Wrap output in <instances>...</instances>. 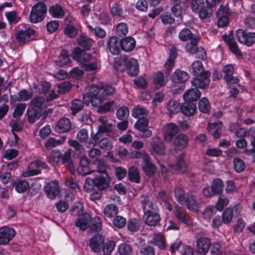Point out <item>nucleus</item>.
<instances>
[{
    "instance_id": "obj_3",
    "label": "nucleus",
    "mask_w": 255,
    "mask_h": 255,
    "mask_svg": "<svg viewBox=\"0 0 255 255\" xmlns=\"http://www.w3.org/2000/svg\"><path fill=\"white\" fill-rule=\"evenodd\" d=\"M47 11V5L43 2H38L32 7L30 21L35 23L42 21L46 16Z\"/></svg>"
},
{
    "instance_id": "obj_40",
    "label": "nucleus",
    "mask_w": 255,
    "mask_h": 255,
    "mask_svg": "<svg viewBox=\"0 0 255 255\" xmlns=\"http://www.w3.org/2000/svg\"><path fill=\"white\" fill-rule=\"evenodd\" d=\"M77 42L78 44L85 50L90 49L93 43L91 38L84 35H80L77 38Z\"/></svg>"
},
{
    "instance_id": "obj_55",
    "label": "nucleus",
    "mask_w": 255,
    "mask_h": 255,
    "mask_svg": "<svg viewBox=\"0 0 255 255\" xmlns=\"http://www.w3.org/2000/svg\"><path fill=\"white\" fill-rule=\"evenodd\" d=\"M84 104H85L84 100L83 101L79 99L73 100L70 107L73 114L74 115L79 112L83 108Z\"/></svg>"
},
{
    "instance_id": "obj_14",
    "label": "nucleus",
    "mask_w": 255,
    "mask_h": 255,
    "mask_svg": "<svg viewBox=\"0 0 255 255\" xmlns=\"http://www.w3.org/2000/svg\"><path fill=\"white\" fill-rule=\"evenodd\" d=\"M44 191L49 199H55L60 193L58 182L57 181H53L47 183L44 187Z\"/></svg>"
},
{
    "instance_id": "obj_60",
    "label": "nucleus",
    "mask_w": 255,
    "mask_h": 255,
    "mask_svg": "<svg viewBox=\"0 0 255 255\" xmlns=\"http://www.w3.org/2000/svg\"><path fill=\"white\" fill-rule=\"evenodd\" d=\"M102 220L100 218L95 217L92 219L91 225L92 230L96 232H99L102 230Z\"/></svg>"
},
{
    "instance_id": "obj_17",
    "label": "nucleus",
    "mask_w": 255,
    "mask_h": 255,
    "mask_svg": "<svg viewBox=\"0 0 255 255\" xmlns=\"http://www.w3.org/2000/svg\"><path fill=\"white\" fill-rule=\"evenodd\" d=\"M174 214L176 218L184 224L187 225L192 224V220L187 214L186 211L178 205L175 207Z\"/></svg>"
},
{
    "instance_id": "obj_15",
    "label": "nucleus",
    "mask_w": 255,
    "mask_h": 255,
    "mask_svg": "<svg viewBox=\"0 0 255 255\" xmlns=\"http://www.w3.org/2000/svg\"><path fill=\"white\" fill-rule=\"evenodd\" d=\"M15 235V231L7 227L0 228V245L8 244Z\"/></svg>"
},
{
    "instance_id": "obj_45",
    "label": "nucleus",
    "mask_w": 255,
    "mask_h": 255,
    "mask_svg": "<svg viewBox=\"0 0 255 255\" xmlns=\"http://www.w3.org/2000/svg\"><path fill=\"white\" fill-rule=\"evenodd\" d=\"M185 203L182 205H185L187 208L190 210H195L198 207V204L196 199L193 194L189 195L185 199Z\"/></svg>"
},
{
    "instance_id": "obj_35",
    "label": "nucleus",
    "mask_w": 255,
    "mask_h": 255,
    "mask_svg": "<svg viewBox=\"0 0 255 255\" xmlns=\"http://www.w3.org/2000/svg\"><path fill=\"white\" fill-rule=\"evenodd\" d=\"M166 106L170 116L178 113L180 111V104L176 100H171L169 101L167 103Z\"/></svg>"
},
{
    "instance_id": "obj_43",
    "label": "nucleus",
    "mask_w": 255,
    "mask_h": 255,
    "mask_svg": "<svg viewBox=\"0 0 255 255\" xmlns=\"http://www.w3.org/2000/svg\"><path fill=\"white\" fill-rule=\"evenodd\" d=\"M148 114L147 110L144 108L143 107L138 105L135 107L132 112V115L135 118H144L145 116H146Z\"/></svg>"
},
{
    "instance_id": "obj_42",
    "label": "nucleus",
    "mask_w": 255,
    "mask_h": 255,
    "mask_svg": "<svg viewBox=\"0 0 255 255\" xmlns=\"http://www.w3.org/2000/svg\"><path fill=\"white\" fill-rule=\"evenodd\" d=\"M195 36H199L194 34L188 28H184L179 33V38L182 41H191Z\"/></svg>"
},
{
    "instance_id": "obj_37",
    "label": "nucleus",
    "mask_w": 255,
    "mask_h": 255,
    "mask_svg": "<svg viewBox=\"0 0 255 255\" xmlns=\"http://www.w3.org/2000/svg\"><path fill=\"white\" fill-rule=\"evenodd\" d=\"M224 187V184L223 181L219 178H217L213 181L211 188L215 195H220L223 193Z\"/></svg>"
},
{
    "instance_id": "obj_28",
    "label": "nucleus",
    "mask_w": 255,
    "mask_h": 255,
    "mask_svg": "<svg viewBox=\"0 0 255 255\" xmlns=\"http://www.w3.org/2000/svg\"><path fill=\"white\" fill-rule=\"evenodd\" d=\"M122 49L126 52H130L134 48L136 42L134 39L130 36L126 37L121 40Z\"/></svg>"
},
{
    "instance_id": "obj_25",
    "label": "nucleus",
    "mask_w": 255,
    "mask_h": 255,
    "mask_svg": "<svg viewBox=\"0 0 255 255\" xmlns=\"http://www.w3.org/2000/svg\"><path fill=\"white\" fill-rule=\"evenodd\" d=\"M165 74L166 76H164V74L161 72H158L154 74L153 82L154 87L156 89H159L164 86L168 81L167 77L169 73L167 72Z\"/></svg>"
},
{
    "instance_id": "obj_4",
    "label": "nucleus",
    "mask_w": 255,
    "mask_h": 255,
    "mask_svg": "<svg viewBox=\"0 0 255 255\" xmlns=\"http://www.w3.org/2000/svg\"><path fill=\"white\" fill-rule=\"evenodd\" d=\"M110 180V177L106 173L103 176H96L94 179L87 178L85 180V184L91 186L93 185L98 190H103L109 187Z\"/></svg>"
},
{
    "instance_id": "obj_52",
    "label": "nucleus",
    "mask_w": 255,
    "mask_h": 255,
    "mask_svg": "<svg viewBox=\"0 0 255 255\" xmlns=\"http://www.w3.org/2000/svg\"><path fill=\"white\" fill-rule=\"evenodd\" d=\"M174 195L178 203L180 204L185 203V192L183 189L179 187H177L174 190Z\"/></svg>"
},
{
    "instance_id": "obj_48",
    "label": "nucleus",
    "mask_w": 255,
    "mask_h": 255,
    "mask_svg": "<svg viewBox=\"0 0 255 255\" xmlns=\"http://www.w3.org/2000/svg\"><path fill=\"white\" fill-rule=\"evenodd\" d=\"M176 56L177 54L175 48H171L169 56L165 64V67L166 70H169L173 67L174 65V60L176 58Z\"/></svg>"
},
{
    "instance_id": "obj_50",
    "label": "nucleus",
    "mask_w": 255,
    "mask_h": 255,
    "mask_svg": "<svg viewBox=\"0 0 255 255\" xmlns=\"http://www.w3.org/2000/svg\"><path fill=\"white\" fill-rule=\"evenodd\" d=\"M192 73L195 76L199 75L204 73L202 63L200 61H194L192 64Z\"/></svg>"
},
{
    "instance_id": "obj_29",
    "label": "nucleus",
    "mask_w": 255,
    "mask_h": 255,
    "mask_svg": "<svg viewBox=\"0 0 255 255\" xmlns=\"http://www.w3.org/2000/svg\"><path fill=\"white\" fill-rule=\"evenodd\" d=\"M119 213L118 207L114 204H110L107 205L103 210L104 217L107 219H112Z\"/></svg>"
},
{
    "instance_id": "obj_41",
    "label": "nucleus",
    "mask_w": 255,
    "mask_h": 255,
    "mask_svg": "<svg viewBox=\"0 0 255 255\" xmlns=\"http://www.w3.org/2000/svg\"><path fill=\"white\" fill-rule=\"evenodd\" d=\"M41 111L35 109L32 107L27 109V115L28 122L30 123H33L41 117Z\"/></svg>"
},
{
    "instance_id": "obj_39",
    "label": "nucleus",
    "mask_w": 255,
    "mask_h": 255,
    "mask_svg": "<svg viewBox=\"0 0 255 255\" xmlns=\"http://www.w3.org/2000/svg\"><path fill=\"white\" fill-rule=\"evenodd\" d=\"M128 65L127 69L128 73L131 76H135L139 72L138 64L137 61L134 58H130V61Z\"/></svg>"
},
{
    "instance_id": "obj_6",
    "label": "nucleus",
    "mask_w": 255,
    "mask_h": 255,
    "mask_svg": "<svg viewBox=\"0 0 255 255\" xmlns=\"http://www.w3.org/2000/svg\"><path fill=\"white\" fill-rule=\"evenodd\" d=\"M195 238L197 240V251L198 253L205 255L209 251L210 242L202 233H197Z\"/></svg>"
},
{
    "instance_id": "obj_22",
    "label": "nucleus",
    "mask_w": 255,
    "mask_h": 255,
    "mask_svg": "<svg viewBox=\"0 0 255 255\" xmlns=\"http://www.w3.org/2000/svg\"><path fill=\"white\" fill-rule=\"evenodd\" d=\"M140 202L144 214L157 211L158 210L157 206L154 204L147 196H142Z\"/></svg>"
},
{
    "instance_id": "obj_30",
    "label": "nucleus",
    "mask_w": 255,
    "mask_h": 255,
    "mask_svg": "<svg viewBox=\"0 0 255 255\" xmlns=\"http://www.w3.org/2000/svg\"><path fill=\"white\" fill-rule=\"evenodd\" d=\"M189 78L187 73L178 69L173 73L171 79L175 83H182L188 80Z\"/></svg>"
},
{
    "instance_id": "obj_12",
    "label": "nucleus",
    "mask_w": 255,
    "mask_h": 255,
    "mask_svg": "<svg viewBox=\"0 0 255 255\" xmlns=\"http://www.w3.org/2000/svg\"><path fill=\"white\" fill-rule=\"evenodd\" d=\"M33 167H41L46 169L48 167V166L45 162L42 161L35 160L30 163L28 166V170L23 173V176L25 177H27L39 174L40 172L39 170L31 169Z\"/></svg>"
},
{
    "instance_id": "obj_31",
    "label": "nucleus",
    "mask_w": 255,
    "mask_h": 255,
    "mask_svg": "<svg viewBox=\"0 0 255 255\" xmlns=\"http://www.w3.org/2000/svg\"><path fill=\"white\" fill-rule=\"evenodd\" d=\"M200 91L196 88H191L187 90L183 95L185 101L191 102L198 100L200 97Z\"/></svg>"
},
{
    "instance_id": "obj_47",
    "label": "nucleus",
    "mask_w": 255,
    "mask_h": 255,
    "mask_svg": "<svg viewBox=\"0 0 255 255\" xmlns=\"http://www.w3.org/2000/svg\"><path fill=\"white\" fill-rule=\"evenodd\" d=\"M5 16L10 24H15L18 23L20 20V17L15 10L6 12L5 13Z\"/></svg>"
},
{
    "instance_id": "obj_56",
    "label": "nucleus",
    "mask_w": 255,
    "mask_h": 255,
    "mask_svg": "<svg viewBox=\"0 0 255 255\" xmlns=\"http://www.w3.org/2000/svg\"><path fill=\"white\" fill-rule=\"evenodd\" d=\"M198 108L199 110L204 113H207L210 109V105L209 101L205 98L200 99L198 103Z\"/></svg>"
},
{
    "instance_id": "obj_16",
    "label": "nucleus",
    "mask_w": 255,
    "mask_h": 255,
    "mask_svg": "<svg viewBox=\"0 0 255 255\" xmlns=\"http://www.w3.org/2000/svg\"><path fill=\"white\" fill-rule=\"evenodd\" d=\"M72 54L73 58L80 62H88L95 59L91 54L84 52L78 47L74 49Z\"/></svg>"
},
{
    "instance_id": "obj_20",
    "label": "nucleus",
    "mask_w": 255,
    "mask_h": 255,
    "mask_svg": "<svg viewBox=\"0 0 255 255\" xmlns=\"http://www.w3.org/2000/svg\"><path fill=\"white\" fill-rule=\"evenodd\" d=\"M234 70V67L232 65L225 66L223 68V70L225 74L224 79L229 86H231L233 84L237 83L239 81L238 78L233 76Z\"/></svg>"
},
{
    "instance_id": "obj_24",
    "label": "nucleus",
    "mask_w": 255,
    "mask_h": 255,
    "mask_svg": "<svg viewBox=\"0 0 255 255\" xmlns=\"http://www.w3.org/2000/svg\"><path fill=\"white\" fill-rule=\"evenodd\" d=\"M129 61L130 59L126 55H121L115 58L114 67L118 71H124L127 69Z\"/></svg>"
},
{
    "instance_id": "obj_26",
    "label": "nucleus",
    "mask_w": 255,
    "mask_h": 255,
    "mask_svg": "<svg viewBox=\"0 0 255 255\" xmlns=\"http://www.w3.org/2000/svg\"><path fill=\"white\" fill-rule=\"evenodd\" d=\"M196 110V105L194 103L185 101L181 106L180 111L182 113L186 116L193 115Z\"/></svg>"
},
{
    "instance_id": "obj_44",
    "label": "nucleus",
    "mask_w": 255,
    "mask_h": 255,
    "mask_svg": "<svg viewBox=\"0 0 255 255\" xmlns=\"http://www.w3.org/2000/svg\"><path fill=\"white\" fill-rule=\"evenodd\" d=\"M69 61L68 52L65 49H62L56 62L58 66L62 67L67 64Z\"/></svg>"
},
{
    "instance_id": "obj_21",
    "label": "nucleus",
    "mask_w": 255,
    "mask_h": 255,
    "mask_svg": "<svg viewBox=\"0 0 255 255\" xmlns=\"http://www.w3.org/2000/svg\"><path fill=\"white\" fill-rule=\"evenodd\" d=\"M179 128L173 123L166 125L164 132V139L167 142H170L172 138L178 133Z\"/></svg>"
},
{
    "instance_id": "obj_8",
    "label": "nucleus",
    "mask_w": 255,
    "mask_h": 255,
    "mask_svg": "<svg viewBox=\"0 0 255 255\" xmlns=\"http://www.w3.org/2000/svg\"><path fill=\"white\" fill-rule=\"evenodd\" d=\"M149 151L151 154L163 155L165 153V146L158 136L152 138L150 143Z\"/></svg>"
},
{
    "instance_id": "obj_49",
    "label": "nucleus",
    "mask_w": 255,
    "mask_h": 255,
    "mask_svg": "<svg viewBox=\"0 0 255 255\" xmlns=\"http://www.w3.org/2000/svg\"><path fill=\"white\" fill-rule=\"evenodd\" d=\"M68 143L70 146L73 147L76 152V154L81 155L85 152V148L83 145L80 144L78 141L73 139H69Z\"/></svg>"
},
{
    "instance_id": "obj_34",
    "label": "nucleus",
    "mask_w": 255,
    "mask_h": 255,
    "mask_svg": "<svg viewBox=\"0 0 255 255\" xmlns=\"http://www.w3.org/2000/svg\"><path fill=\"white\" fill-rule=\"evenodd\" d=\"M49 12L52 17L57 18H62L65 15L63 8L57 4L51 6L49 8Z\"/></svg>"
},
{
    "instance_id": "obj_19",
    "label": "nucleus",
    "mask_w": 255,
    "mask_h": 255,
    "mask_svg": "<svg viewBox=\"0 0 255 255\" xmlns=\"http://www.w3.org/2000/svg\"><path fill=\"white\" fill-rule=\"evenodd\" d=\"M71 127L72 123L70 119L63 118L57 122L55 129L58 133H65L69 131Z\"/></svg>"
},
{
    "instance_id": "obj_10",
    "label": "nucleus",
    "mask_w": 255,
    "mask_h": 255,
    "mask_svg": "<svg viewBox=\"0 0 255 255\" xmlns=\"http://www.w3.org/2000/svg\"><path fill=\"white\" fill-rule=\"evenodd\" d=\"M148 122L146 118L138 119L134 124V128L140 131V136L148 138L152 135V131L148 128Z\"/></svg>"
},
{
    "instance_id": "obj_62",
    "label": "nucleus",
    "mask_w": 255,
    "mask_h": 255,
    "mask_svg": "<svg viewBox=\"0 0 255 255\" xmlns=\"http://www.w3.org/2000/svg\"><path fill=\"white\" fill-rule=\"evenodd\" d=\"M45 99L43 97L36 96L31 101V105L32 108L41 109L44 105Z\"/></svg>"
},
{
    "instance_id": "obj_5",
    "label": "nucleus",
    "mask_w": 255,
    "mask_h": 255,
    "mask_svg": "<svg viewBox=\"0 0 255 255\" xmlns=\"http://www.w3.org/2000/svg\"><path fill=\"white\" fill-rule=\"evenodd\" d=\"M236 37L239 42L248 46H251L255 43V32H247L244 30L239 29L236 31Z\"/></svg>"
},
{
    "instance_id": "obj_38",
    "label": "nucleus",
    "mask_w": 255,
    "mask_h": 255,
    "mask_svg": "<svg viewBox=\"0 0 255 255\" xmlns=\"http://www.w3.org/2000/svg\"><path fill=\"white\" fill-rule=\"evenodd\" d=\"M128 175L129 180L136 183L140 181V177L138 168L135 166H132L128 169Z\"/></svg>"
},
{
    "instance_id": "obj_63",
    "label": "nucleus",
    "mask_w": 255,
    "mask_h": 255,
    "mask_svg": "<svg viewBox=\"0 0 255 255\" xmlns=\"http://www.w3.org/2000/svg\"><path fill=\"white\" fill-rule=\"evenodd\" d=\"M26 107V104L25 103H20L17 104L13 111L12 116L14 118H19L23 113L25 108Z\"/></svg>"
},
{
    "instance_id": "obj_61",
    "label": "nucleus",
    "mask_w": 255,
    "mask_h": 255,
    "mask_svg": "<svg viewBox=\"0 0 255 255\" xmlns=\"http://www.w3.org/2000/svg\"><path fill=\"white\" fill-rule=\"evenodd\" d=\"M127 227L128 230L131 232H137L139 229L140 224L136 219H132L128 222Z\"/></svg>"
},
{
    "instance_id": "obj_33",
    "label": "nucleus",
    "mask_w": 255,
    "mask_h": 255,
    "mask_svg": "<svg viewBox=\"0 0 255 255\" xmlns=\"http://www.w3.org/2000/svg\"><path fill=\"white\" fill-rule=\"evenodd\" d=\"M173 170L178 173L185 172L187 169V166L184 160V154L179 156L176 163L172 166Z\"/></svg>"
},
{
    "instance_id": "obj_2",
    "label": "nucleus",
    "mask_w": 255,
    "mask_h": 255,
    "mask_svg": "<svg viewBox=\"0 0 255 255\" xmlns=\"http://www.w3.org/2000/svg\"><path fill=\"white\" fill-rule=\"evenodd\" d=\"M98 90V85H93L91 86L89 92L83 97V100L85 104L88 105L91 103L93 107H98V108L101 106L104 98L102 96Z\"/></svg>"
},
{
    "instance_id": "obj_11",
    "label": "nucleus",
    "mask_w": 255,
    "mask_h": 255,
    "mask_svg": "<svg viewBox=\"0 0 255 255\" xmlns=\"http://www.w3.org/2000/svg\"><path fill=\"white\" fill-rule=\"evenodd\" d=\"M149 156L147 154H144L142 156V168L145 174L148 176H152L155 174L156 168L155 165L150 161Z\"/></svg>"
},
{
    "instance_id": "obj_58",
    "label": "nucleus",
    "mask_w": 255,
    "mask_h": 255,
    "mask_svg": "<svg viewBox=\"0 0 255 255\" xmlns=\"http://www.w3.org/2000/svg\"><path fill=\"white\" fill-rule=\"evenodd\" d=\"M153 242L161 250H164L165 246V239L161 234L155 235L153 238Z\"/></svg>"
},
{
    "instance_id": "obj_64",
    "label": "nucleus",
    "mask_w": 255,
    "mask_h": 255,
    "mask_svg": "<svg viewBox=\"0 0 255 255\" xmlns=\"http://www.w3.org/2000/svg\"><path fill=\"white\" fill-rule=\"evenodd\" d=\"M127 220L121 216H116L113 220L114 226L119 229L123 228L126 224Z\"/></svg>"
},
{
    "instance_id": "obj_23",
    "label": "nucleus",
    "mask_w": 255,
    "mask_h": 255,
    "mask_svg": "<svg viewBox=\"0 0 255 255\" xmlns=\"http://www.w3.org/2000/svg\"><path fill=\"white\" fill-rule=\"evenodd\" d=\"M188 142L187 135L181 133L178 135L174 139L173 144L175 150H181L185 148Z\"/></svg>"
},
{
    "instance_id": "obj_1",
    "label": "nucleus",
    "mask_w": 255,
    "mask_h": 255,
    "mask_svg": "<svg viewBox=\"0 0 255 255\" xmlns=\"http://www.w3.org/2000/svg\"><path fill=\"white\" fill-rule=\"evenodd\" d=\"M35 30L24 24L18 25L15 34V40L11 44L13 49H17L30 40L31 36L35 34Z\"/></svg>"
},
{
    "instance_id": "obj_18",
    "label": "nucleus",
    "mask_w": 255,
    "mask_h": 255,
    "mask_svg": "<svg viewBox=\"0 0 255 255\" xmlns=\"http://www.w3.org/2000/svg\"><path fill=\"white\" fill-rule=\"evenodd\" d=\"M143 220L145 223L149 226H156L160 224V217L157 211L145 213L143 215Z\"/></svg>"
},
{
    "instance_id": "obj_9",
    "label": "nucleus",
    "mask_w": 255,
    "mask_h": 255,
    "mask_svg": "<svg viewBox=\"0 0 255 255\" xmlns=\"http://www.w3.org/2000/svg\"><path fill=\"white\" fill-rule=\"evenodd\" d=\"M105 241L104 236L96 234L89 240V245L93 252L98 253L101 251Z\"/></svg>"
},
{
    "instance_id": "obj_46",
    "label": "nucleus",
    "mask_w": 255,
    "mask_h": 255,
    "mask_svg": "<svg viewBox=\"0 0 255 255\" xmlns=\"http://www.w3.org/2000/svg\"><path fill=\"white\" fill-rule=\"evenodd\" d=\"M99 92L101 93L102 97L104 98L106 96L112 95L115 92V88L112 86L108 85H103L98 86Z\"/></svg>"
},
{
    "instance_id": "obj_54",
    "label": "nucleus",
    "mask_w": 255,
    "mask_h": 255,
    "mask_svg": "<svg viewBox=\"0 0 255 255\" xmlns=\"http://www.w3.org/2000/svg\"><path fill=\"white\" fill-rule=\"evenodd\" d=\"M128 26L126 23H120L116 26V33L119 36L126 35L128 33Z\"/></svg>"
},
{
    "instance_id": "obj_59",
    "label": "nucleus",
    "mask_w": 255,
    "mask_h": 255,
    "mask_svg": "<svg viewBox=\"0 0 255 255\" xmlns=\"http://www.w3.org/2000/svg\"><path fill=\"white\" fill-rule=\"evenodd\" d=\"M233 162L234 170L238 173L243 171L246 168L244 161L238 157L235 158Z\"/></svg>"
},
{
    "instance_id": "obj_7",
    "label": "nucleus",
    "mask_w": 255,
    "mask_h": 255,
    "mask_svg": "<svg viewBox=\"0 0 255 255\" xmlns=\"http://www.w3.org/2000/svg\"><path fill=\"white\" fill-rule=\"evenodd\" d=\"M210 73L208 71H205L202 74L196 75L194 78L191 83L193 86L197 88L204 89L208 87L210 84Z\"/></svg>"
},
{
    "instance_id": "obj_36",
    "label": "nucleus",
    "mask_w": 255,
    "mask_h": 255,
    "mask_svg": "<svg viewBox=\"0 0 255 255\" xmlns=\"http://www.w3.org/2000/svg\"><path fill=\"white\" fill-rule=\"evenodd\" d=\"M199 40V36H195L192 40L190 41V42L187 43L185 46L186 51L191 54L196 53L198 50L197 46Z\"/></svg>"
},
{
    "instance_id": "obj_53",
    "label": "nucleus",
    "mask_w": 255,
    "mask_h": 255,
    "mask_svg": "<svg viewBox=\"0 0 255 255\" xmlns=\"http://www.w3.org/2000/svg\"><path fill=\"white\" fill-rule=\"evenodd\" d=\"M227 42L230 50L236 55H241V52L239 50L236 42L230 38L228 37L225 39Z\"/></svg>"
},
{
    "instance_id": "obj_32",
    "label": "nucleus",
    "mask_w": 255,
    "mask_h": 255,
    "mask_svg": "<svg viewBox=\"0 0 255 255\" xmlns=\"http://www.w3.org/2000/svg\"><path fill=\"white\" fill-rule=\"evenodd\" d=\"M222 128V125L221 122L214 123L208 125L207 130L211 132L214 138L218 139L220 137Z\"/></svg>"
},
{
    "instance_id": "obj_57",
    "label": "nucleus",
    "mask_w": 255,
    "mask_h": 255,
    "mask_svg": "<svg viewBox=\"0 0 255 255\" xmlns=\"http://www.w3.org/2000/svg\"><path fill=\"white\" fill-rule=\"evenodd\" d=\"M118 252L120 255H132V249L127 244H122L118 248Z\"/></svg>"
},
{
    "instance_id": "obj_27",
    "label": "nucleus",
    "mask_w": 255,
    "mask_h": 255,
    "mask_svg": "<svg viewBox=\"0 0 255 255\" xmlns=\"http://www.w3.org/2000/svg\"><path fill=\"white\" fill-rule=\"evenodd\" d=\"M91 217L90 214L84 213L79 216L75 222V225L79 228L81 230L85 231L87 229L88 224L89 222Z\"/></svg>"
},
{
    "instance_id": "obj_51",
    "label": "nucleus",
    "mask_w": 255,
    "mask_h": 255,
    "mask_svg": "<svg viewBox=\"0 0 255 255\" xmlns=\"http://www.w3.org/2000/svg\"><path fill=\"white\" fill-rule=\"evenodd\" d=\"M117 105L114 101H110L106 103L104 105H101L97 110L98 113H105L108 112L113 111Z\"/></svg>"
},
{
    "instance_id": "obj_13",
    "label": "nucleus",
    "mask_w": 255,
    "mask_h": 255,
    "mask_svg": "<svg viewBox=\"0 0 255 255\" xmlns=\"http://www.w3.org/2000/svg\"><path fill=\"white\" fill-rule=\"evenodd\" d=\"M121 41L117 36L109 38L107 41V47L109 51L113 55L119 54L122 49Z\"/></svg>"
}]
</instances>
